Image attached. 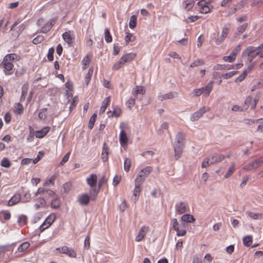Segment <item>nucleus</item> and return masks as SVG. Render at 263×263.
Wrapping results in <instances>:
<instances>
[{
	"instance_id": "f257e3e1",
	"label": "nucleus",
	"mask_w": 263,
	"mask_h": 263,
	"mask_svg": "<svg viewBox=\"0 0 263 263\" xmlns=\"http://www.w3.org/2000/svg\"><path fill=\"white\" fill-rule=\"evenodd\" d=\"M20 57L16 53H10L6 55L2 62L6 74L10 75L12 73V70L14 67L13 63L18 61Z\"/></svg>"
},
{
	"instance_id": "f03ea898",
	"label": "nucleus",
	"mask_w": 263,
	"mask_h": 263,
	"mask_svg": "<svg viewBox=\"0 0 263 263\" xmlns=\"http://www.w3.org/2000/svg\"><path fill=\"white\" fill-rule=\"evenodd\" d=\"M58 18H52L46 22L43 18H40L36 22L37 25L40 27V32L46 33L49 32L57 21Z\"/></svg>"
},
{
	"instance_id": "7ed1b4c3",
	"label": "nucleus",
	"mask_w": 263,
	"mask_h": 263,
	"mask_svg": "<svg viewBox=\"0 0 263 263\" xmlns=\"http://www.w3.org/2000/svg\"><path fill=\"white\" fill-rule=\"evenodd\" d=\"M171 223L174 230L177 232L178 236H184L185 235L186 225L184 222H181L179 223L176 218L172 220Z\"/></svg>"
},
{
	"instance_id": "20e7f679",
	"label": "nucleus",
	"mask_w": 263,
	"mask_h": 263,
	"mask_svg": "<svg viewBox=\"0 0 263 263\" xmlns=\"http://www.w3.org/2000/svg\"><path fill=\"white\" fill-rule=\"evenodd\" d=\"M257 49L253 46H249L243 51V53L246 54L250 62H251L256 56H259V51Z\"/></svg>"
},
{
	"instance_id": "39448f33",
	"label": "nucleus",
	"mask_w": 263,
	"mask_h": 263,
	"mask_svg": "<svg viewBox=\"0 0 263 263\" xmlns=\"http://www.w3.org/2000/svg\"><path fill=\"white\" fill-rule=\"evenodd\" d=\"M126 127L127 125L124 123H121L120 124V128L121 130L119 135V141L122 146L126 145L128 141L126 133L124 130V129Z\"/></svg>"
},
{
	"instance_id": "423d86ee",
	"label": "nucleus",
	"mask_w": 263,
	"mask_h": 263,
	"mask_svg": "<svg viewBox=\"0 0 263 263\" xmlns=\"http://www.w3.org/2000/svg\"><path fill=\"white\" fill-rule=\"evenodd\" d=\"M262 164H263V156L245 165L243 170L248 171L256 169Z\"/></svg>"
},
{
	"instance_id": "0eeeda50",
	"label": "nucleus",
	"mask_w": 263,
	"mask_h": 263,
	"mask_svg": "<svg viewBox=\"0 0 263 263\" xmlns=\"http://www.w3.org/2000/svg\"><path fill=\"white\" fill-rule=\"evenodd\" d=\"M62 37L64 41L66 42L69 46H71L74 42V35L73 31L68 30L62 34Z\"/></svg>"
},
{
	"instance_id": "6e6552de",
	"label": "nucleus",
	"mask_w": 263,
	"mask_h": 263,
	"mask_svg": "<svg viewBox=\"0 0 263 263\" xmlns=\"http://www.w3.org/2000/svg\"><path fill=\"white\" fill-rule=\"evenodd\" d=\"M55 253L56 254L63 253L71 257H76V253L72 248H57Z\"/></svg>"
},
{
	"instance_id": "1a4fd4ad",
	"label": "nucleus",
	"mask_w": 263,
	"mask_h": 263,
	"mask_svg": "<svg viewBox=\"0 0 263 263\" xmlns=\"http://www.w3.org/2000/svg\"><path fill=\"white\" fill-rule=\"evenodd\" d=\"M210 110V108L206 106H203L199 110L195 112L191 117V120L192 121H197L206 112Z\"/></svg>"
},
{
	"instance_id": "9d476101",
	"label": "nucleus",
	"mask_w": 263,
	"mask_h": 263,
	"mask_svg": "<svg viewBox=\"0 0 263 263\" xmlns=\"http://www.w3.org/2000/svg\"><path fill=\"white\" fill-rule=\"evenodd\" d=\"M198 6V11L202 14H206L210 12L211 8L210 7V4L204 0L200 1L197 4Z\"/></svg>"
},
{
	"instance_id": "9b49d317",
	"label": "nucleus",
	"mask_w": 263,
	"mask_h": 263,
	"mask_svg": "<svg viewBox=\"0 0 263 263\" xmlns=\"http://www.w3.org/2000/svg\"><path fill=\"white\" fill-rule=\"evenodd\" d=\"M47 192L49 193V195L52 197L51 202V208L54 209L59 208L60 206V201L57 195L52 191Z\"/></svg>"
},
{
	"instance_id": "f8f14e48",
	"label": "nucleus",
	"mask_w": 263,
	"mask_h": 263,
	"mask_svg": "<svg viewBox=\"0 0 263 263\" xmlns=\"http://www.w3.org/2000/svg\"><path fill=\"white\" fill-rule=\"evenodd\" d=\"M240 50V46L238 45L231 53V54L228 56H224L223 57V60L226 62H233L235 59L238 53L239 52Z\"/></svg>"
},
{
	"instance_id": "ddd939ff",
	"label": "nucleus",
	"mask_w": 263,
	"mask_h": 263,
	"mask_svg": "<svg viewBox=\"0 0 263 263\" xmlns=\"http://www.w3.org/2000/svg\"><path fill=\"white\" fill-rule=\"evenodd\" d=\"M188 209L189 207L187 204L182 201L178 202L175 204L176 212L179 214L185 213Z\"/></svg>"
},
{
	"instance_id": "4468645a",
	"label": "nucleus",
	"mask_w": 263,
	"mask_h": 263,
	"mask_svg": "<svg viewBox=\"0 0 263 263\" xmlns=\"http://www.w3.org/2000/svg\"><path fill=\"white\" fill-rule=\"evenodd\" d=\"M149 230V228L148 227L145 226H142L139 230L138 234L136 237L135 240L137 241L142 240L146 236Z\"/></svg>"
},
{
	"instance_id": "2eb2a0df",
	"label": "nucleus",
	"mask_w": 263,
	"mask_h": 263,
	"mask_svg": "<svg viewBox=\"0 0 263 263\" xmlns=\"http://www.w3.org/2000/svg\"><path fill=\"white\" fill-rule=\"evenodd\" d=\"M136 56L137 54L136 53H128L123 55L120 59L121 61L125 64L127 62H130L133 61Z\"/></svg>"
},
{
	"instance_id": "dca6fc26",
	"label": "nucleus",
	"mask_w": 263,
	"mask_h": 263,
	"mask_svg": "<svg viewBox=\"0 0 263 263\" xmlns=\"http://www.w3.org/2000/svg\"><path fill=\"white\" fill-rule=\"evenodd\" d=\"M50 129V127L49 126H45L40 130H36L35 132V136L37 138H42L47 135Z\"/></svg>"
},
{
	"instance_id": "f3484780",
	"label": "nucleus",
	"mask_w": 263,
	"mask_h": 263,
	"mask_svg": "<svg viewBox=\"0 0 263 263\" xmlns=\"http://www.w3.org/2000/svg\"><path fill=\"white\" fill-rule=\"evenodd\" d=\"M184 142L185 135L181 132L178 133L175 138L174 145H184Z\"/></svg>"
},
{
	"instance_id": "a211bd4d",
	"label": "nucleus",
	"mask_w": 263,
	"mask_h": 263,
	"mask_svg": "<svg viewBox=\"0 0 263 263\" xmlns=\"http://www.w3.org/2000/svg\"><path fill=\"white\" fill-rule=\"evenodd\" d=\"M111 101V98L110 96L106 98L102 103V105L100 108L99 114H103L107 107L109 105Z\"/></svg>"
},
{
	"instance_id": "6ab92c4d",
	"label": "nucleus",
	"mask_w": 263,
	"mask_h": 263,
	"mask_svg": "<svg viewBox=\"0 0 263 263\" xmlns=\"http://www.w3.org/2000/svg\"><path fill=\"white\" fill-rule=\"evenodd\" d=\"M21 200V195L20 194H15L7 203V206H11L18 203Z\"/></svg>"
},
{
	"instance_id": "aec40b11",
	"label": "nucleus",
	"mask_w": 263,
	"mask_h": 263,
	"mask_svg": "<svg viewBox=\"0 0 263 263\" xmlns=\"http://www.w3.org/2000/svg\"><path fill=\"white\" fill-rule=\"evenodd\" d=\"M184 145H174V157L176 160H178L181 156Z\"/></svg>"
},
{
	"instance_id": "412c9836",
	"label": "nucleus",
	"mask_w": 263,
	"mask_h": 263,
	"mask_svg": "<svg viewBox=\"0 0 263 263\" xmlns=\"http://www.w3.org/2000/svg\"><path fill=\"white\" fill-rule=\"evenodd\" d=\"M87 183L91 187L96 186L97 183V176L95 174H92L86 179Z\"/></svg>"
},
{
	"instance_id": "4be33fe9",
	"label": "nucleus",
	"mask_w": 263,
	"mask_h": 263,
	"mask_svg": "<svg viewBox=\"0 0 263 263\" xmlns=\"http://www.w3.org/2000/svg\"><path fill=\"white\" fill-rule=\"evenodd\" d=\"M109 154V148L107 146L105 142L103 143L102 152L101 154V159L104 162H106L108 160Z\"/></svg>"
},
{
	"instance_id": "5701e85b",
	"label": "nucleus",
	"mask_w": 263,
	"mask_h": 263,
	"mask_svg": "<svg viewBox=\"0 0 263 263\" xmlns=\"http://www.w3.org/2000/svg\"><path fill=\"white\" fill-rule=\"evenodd\" d=\"M34 206L36 209L40 208H45L47 206V203L45 200L43 198H38L35 200Z\"/></svg>"
},
{
	"instance_id": "b1692460",
	"label": "nucleus",
	"mask_w": 263,
	"mask_h": 263,
	"mask_svg": "<svg viewBox=\"0 0 263 263\" xmlns=\"http://www.w3.org/2000/svg\"><path fill=\"white\" fill-rule=\"evenodd\" d=\"M195 5L194 0H185L182 3V7L186 11L191 10Z\"/></svg>"
},
{
	"instance_id": "393cba45",
	"label": "nucleus",
	"mask_w": 263,
	"mask_h": 263,
	"mask_svg": "<svg viewBox=\"0 0 263 263\" xmlns=\"http://www.w3.org/2000/svg\"><path fill=\"white\" fill-rule=\"evenodd\" d=\"M78 200L81 204L86 205L89 202L90 197L87 194H84L79 197Z\"/></svg>"
},
{
	"instance_id": "a878e982",
	"label": "nucleus",
	"mask_w": 263,
	"mask_h": 263,
	"mask_svg": "<svg viewBox=\"0 0 263 263\" xmlns=\"http://www.w3.org/2000/svg\"><path fill=\"white\" fill-rule=\"evenodd\" d=\"M211 163L214 164L221 162L224 158L225 156L221 154H215L211 158Z\"/></svg>"
},
{
	"instance_id": "bb28decb",
	"label": "nucleus",
	"mask_w": 263,
	"mask_h": 263,
	"mask_svg": "<svg viewBox=\"0 0 263 263\" xmlns=\"http://www.w3.org/2000/svg\"><path fill=\"white\" fill-rule=\"evenodd\" d=\"M145 93V90L143 86H137L134 88L132 91V94L137 98L138 94L144 95Z\"/></svg>"
},
{
	"instance_id": "cd10ccee",
	"label": "nucleus",
	"mask_w": 263,
	"mask_h": 263,
	"mask_svg": "<svg viewBox=\"0 0 263 263\" xmlns=\"http://www.w3.org/2000/svg\"><path fill=\"white\" fill-rule=\"evenodd\" d=\"M252 67V66H249L241 74L236 78L235 81L236 82H240L243 81L247 77L248 73L251 71Z\"/></svg>"
},
{
	"instance_id": "c85d7f7f",
	"label": "nucleus",
	"mask_w": 263,
	"mask_h": 263,
	"mask_svg": "<svg viewBox=\"0 0 263 263\" xmlns=\"http://www.w3.org/2000/svg\"><path fill=\"white\" fill-rule=\"evenodd\" d=\"M182 222H187L192 223L195 222V218L191 214H184L181 217Z\"/></svg>"
},
{
	"instance_id": "c756f323",
	"label": "nucleus",
	"mask_w": 263,
	"mask_h": 263,
	"mask_svg": "<svg viewBox=\"0 0 263 263\" xmlns=\"http://www.w3.org/2000/svg\"><path fill=\"white\" fill-rule=\"evenodd\" d=\"M24 108L22 105L20 103H16L14 106L13 111L16 115H21L23 112Z\"/></svg>"
},
{
	"instance_id": "7c9ffc66",
	"label": "nucleus",
	"mask_w": 263,
	"mask_h": 263,
	"mask_svg": "<svg viewBox=\"0 0 263 263\" xmlns=\"http://www.w3.org/2000/svg\"><path fill=\"white\" fill-rule=\"evenodd\" d=\"M174 97V93L172 92H170L169 93L164 94V95H160L158 96V99L162 101L164 100L172 99Z\"/></svg>"
},
{
	"instance_id": "2f4dec72",
	"label": "nucleus",
	"mask_w": 263,
	"mask_h": 263,
	"mask_svg": "<svg viewBox=\"0 0 263 263\" xmlns=\"http://www.w3.org/2000/svg\"><path fill=\"white\" fill-rule=\"evenodd\" d=\"M242 241L246 247H250L253 242V238L251 235L246 236L243 237Z\"/></svg>"
},
{
	"instance_id": "473e14b6",
	"label": "nucleus",
	"mask_w": 263,
	"mask_h": 263,
	"mask_svg": "<svg viewBox=\"0 0 263 263\" xmlns=\"http://www.w3.org/2000/svg\"><path fill=\"white\" fill-rule=\"evenodd\" d=\"M153 168L151 166H146L142 169L139 174L143 175H142L145 179L148 176L150 173L152 171Z\"/></svg>"
},
{
	"instance_id": "72a5a7b5",
	"label": "nucleus",
	"mask_w": 263,
	"mask_h": 263,
	"mask_svg": "<svg viewBox=\"0 0 263 263\" xmlns=\"http://www.w3.org/2000/svg\"><path fill=\"white\" fill-rule=\"evenodd\" d=\"M90 63V58L89 55H86L82 60V69H86Z\"/></svg>"
},
{
	"instance_id": "f704fd0d",
	"label": "nucleus",
	"mask_w": 263,
	"mask_h": 263,
	"mask_svg": "<svg viewBox=\"0 0 263 263\" xmlns=\"http://www.w3.org/2000/svg\"><path fill=\"white\" fill-rule=\"evenodd\" d=\"M27 217L24 215H22L18 217L17 222L20 226H24L26 225L27 223Z\"/></svg>"
},
{
	"instance_id": "c9c22d12",
	"label": "nucleus",
	"mask_w": 263,
	"mask_h": 263,
	"mask_svg": "<svg viewBox=\"0 0 263 263\" xmlns=\"http://www.w3.org/2000/svg\"><path fill=\"white\" fill-rule=\"evenodd\" d=\"M213 82L210 81L206 85V87L204 88V91H205L204 95L208 97L210 95L213 87Z\"/></svg>"
},
{
	"instance_id": "e433bc0d",
	"label": "nucleus",
	"mask_w": 263,
	"mask_h": 263,
	"mask_svg": "<svg viewBox=\"0 0 263 263\" xmlns=\"http://www.w3.org/2000/svg\"><path fill=\"white\" fill-rule=\"evenodd\" d=\"M93 72V68L90 67L89 69L88 72L85 75V79H84V82L87 85H88V84L89 83V82L91 79Z\"/></svg>"
},
{
	"instance_id": "4c0bfd02",
	"label": "nucleus",
	"mask_w": 263,
	"mask_h": 263,
	"mask_svg": "<svg viewBox=\"0 0 263 263\" xmlns=\"http://www.w3.org/2000/svg\"><path fill=\"white\" fill-rule=\"evenodd\" d=\"M247 215L253 219H261L263 218L262 214L255 213L251 212H247Z\"/></svg>"
},
{
	"instance_id": "58836bf2",
	"label": "nucleus",
	"mask_w": 263,
	"mask_h": 263,
	"mask_svg": "<svg viewBox=\"0 0 263 263\" xmlns=\"http://www.w3.org/2000/svg\"><path fill=\"white\" fill-rule=\"evenodd\" d=\"M29 89V84H25L23 85L22 87V95L21 97V100L22 101L23 99H25L27 94V92Z\"/></svg>"
},
{
	"instance_id": "ea45409f",
	"label": "nucleus",
	"mask_w": 263,
	"mask_h": 263,
	"mask_svg": "<svg viewBox=\"0 0 263 263\" xmlns=\"http://www.w3.org/2000/svg\"><path fill=\"white\" fill-rule=\"evenodd\" d=\"M245 4L246 2L245 1H241L235 5V8L232 9L231 13H235L238 9L242 8L245 6Z\"/></svg>"
},
{
	"instance_id": "a19ab883",
	"label": "nucleus",
	"mask_w": 263,
	"mask_h": 263,
	"mask_svg": "<svg viewBox=\"0 0 263 263\" xmlns=\"http://www.w3.org/2000/svg\"><path fill=\"white\" fill-rule=\"evenodd\" d=\"M104 39L107 43H110L112 41V36L108 29L106 28L104 30Z\"/></svg>"
},
{
	"instance_id": "79ce46f5",
	"label": "nucleus",
	"mask_w": 263,
	"mask_h": 263,
	"mask_svg": "<svg viewBox=\"0 0 263 263\" xmlns=\"http://www.w3.org/2000/svg\"><path fill=\"white\" fill-rule=\"evenodd\" d=\"M235 164L234 163H233L231 165V166L229 168L227 172L224 175V178H229L235 172Z\"/></svg>"
},
{
	"instance_id": "37998d69",
	"label": "nucleus",
	"mask_w": 263,
	"mask_h": 263,
	"mask_svg": "<svg viewBox=\"0 0 263 263\" xmlns=\"http://www.w3.org/2000/svg\"><path fill=\"white\" fill-rule=\"evenodd\" d=\"M137 25V16L135 15L130 17L129 26L131 29H134Z\"/></svg>"
},
{
	"instance_id": "c03bdc74",
	"label": "nucleus",
	"mask_w": 263,
	"mask_h": 263,
	"mask_svg": "<svg viewBox=\"0 0 263 263\" xmlns=\"http://www.w3.org/2000/svg\"><path fill=\"white\" fill-rule=\"evenodd\" d=\"M113 110L112 113L114 114L115 117L118 118L121 115L122 111L121 108L119 106H115L112 107Z\"/></svg>"
},
{
	"instance_id": "a18cd8bd",
	"label": "nucleus",
	"mask_w": 263,
	"mask_h": 263,
	"mask_svg": "<svg viewBox=\"0 0 263 263\" xmlns=\"http://www.w3.org/2000/svg\"><path fill=\"white\" fill-rule=\"evenodd\" d=\"M136 37L133 34L129 32H126L125 40L127 44L130 42L134 41Z\"/></svg>"
},
{
	"instance_id": "49530a36",
	"label": "nucleus",
	"mask_w": 263,
	"mask_h": 263,
	"mask_svg": "<svg viewBox=\"0 0 263 263\" xmlns=\"http://www.w3.org/2000/svg\"><path fill=\"white\" fill-rule=\"evenodd\" d=\"M96 118L97 114L96 113H94L93 114H92L89 121L88 126L90 129H91L93 128Z\"/></svg>"
},
{
	"instance_id": "de8ad7c7",
	"label": "nucleus",
	"mask_w": 263,
	"mask_h": 263,
	"mask_svg": "<svg viewBox=\"0 0 263 263\" xmlns=\"http://www.w3.org/2000/svg\"><path fill=\"white\" fill-rule=\"evenodd\" d=\"M131 166L130 159L127 158H125L124 162V169L125 172H128L129 171Z\"/></svg>"
},
{
	"instance_id": "09e8293b",
	"label": "nucleus",
	"mask_w": 263,
	"mask_h": 263,
	"mask_svg": "<svg viewBox=\"0 0 263 263\" xmlns=\"http://www.w3.org/2000/svg\"><path fill=\"white\" fill-rule=\"evenodd\" d=\"M142 175L139 173L135 179V185L141 186L143 183L145 179Z\"/></svg>"
},
{
	"instance_id": "8fccbe9b",
	"label": "nucleus",
	"mask_w": 263,
	"mask_h": 263,
	"mask_svg": "<svg viewBox=\"0 0 263 263\" xmlns=\"http://www.w3.org/2000/svg\"><path fill=\"white\" fill-rule=\"evenodd\" d=\"M234 68V66L233 67H231V66H227L226 65H221V64H217L214 67V69L216 70H223V69H230Z\"/></svg>"
},
{
	"instance_id": "3c124183",
	"label": "nucleus",
	"mask_w": 263,
	"mask_h": 263,
	"mask_svg": "<svg viewBox=\"0 0 263 263\" xmlns=\"http://www.w3.org/2000/svg\"><path fill=\"white\" fill-rule=\"evenodd\" d=\"M56 219V216L54 214L52 213L50 214L45 219L46 221L51 226L52 223Z\"/></svg>"
},
{
	"instance_id": "603ef678",
	"label": "nucleus",
	"mask_w": 263,
	"mask_h": 263,
	"mask_svg": "<svg viewBox=\"0 0 263 263\" xmlns=\"http://www.w3.org/2000/svg\"><path fill=\"white\" fill-rule=\"evenodd\" d=\"M141 186L135 185V188L133 191V196L135 197V199H137V197L139 196V194L141 192Z\"/></svg>"
},
{
	"instance_id": "864d4df0",
	"label": "nucleus",
	"mask_w": 263,
	"mask_h": 263,
	"mask_svg": "<svg viewBox=\"0 0 263 263\" xmlns=\"http://www.w3.org/2000/svg\"><path fill=\"white\" fill-rule=\"evenodd\" d=\"M54 52V49L51 47L49 49L47 54V59L49 62L53 61V54Z\"/></svg>"
},
{
	"instance_id": "5fc2aeb1",
	"label": "nucleus",
	"mask_w": 263,
	"mask_h": 263,
	"mask_svg": "<svg viewBox=\"0 0 263 263\" xmlns=\"http://www.w3.org/2000/svg\"><path fill=\"white\" fill-rule=\"evenodd\" d=\"M44 40V37L42 35H38L33 39L32 43L34 44H38L41 43Z\"/></svg>"
},
{
	"instance_id": "6e6d98bb",
	"label": "nucleus",
	"mask_w": 263,
	"mask_h": 263,
	"mask_svg": "<svg viewBox=\"0 0 263 263\" xmlns=\"http://www.w3.org/2000/svg\"><path fill=\"white\" fill-rule=\"evenodd\" d=\"M230 31V28L226 26L223 27L221 34L220 36L224 38V39L227 37Z\"/></svg>"
},
{
	"instance_id": "4d7b16f0",
	"label": "nucleus",
	"mask_w": 263,
	"mask_h": 263,
	"mask_svg": "<svg viewBox=\"0 0 263 263\" xmlns=\"http://www.w3.org/2000/svg\"><path fill=\"white\" fill-rule=\"evenodd\" d=\"M204 64V61L201 59H197L194 61L190 65L191 67H197L202 65Z\"/></svg>"
},
{
	"instance_id": "13d9d810",
	"label": "nucleus",
	"mask_w": 263,
	"mask_h": 263,
	"mask_svg": "<svg viewBox=\"0 0 263 263\" xmlns=\"http://www.w3.org/2000/svg\"><path fill=\"white\" fill-rule=\"evenodd\" d=\"M4 219L5 220H9L11 217V213L8 211H3L1 212Z\"/></svg>"
},
{
	"instance_id": "bf43d9fd",
	"label": "nucleus",
	"mask_w": 263,
	"mask_h": 263,
	"mask_svg": "<svg viewBox=\"0 0 263 263\" xmlns=\"http://www.w3.org/2000/svg\"><path fill=\"white\" fill-rule=\"evenodd\" d=\"M124 65V63H123V62L121 61V59H120L119 62H118L112 66V70H117L119 69Z\"/></svg>"
},
{
	"instance_id": "052dcab7",
	"label": "nucleus",
	"mask_w": 263,
	"mask_h": 263,
	"mask_svg": "<svg viewBox=\"0 0 263 263\" xmlns=\"http://www.w3.org/2000/svg\"><path fill=\"white\" fill-rule=\"evenodd\" d=\"M252 102V97L251 96H248L246 98L244 101V107L246 109H247Z\"/></svg>"
},
{
	"instance_id": "680f3d73",
	"label": "nucleus",
	"mask_w": 263,
	"mask_h": 263,
	"mask_svg": "<svg viewBox=\"0 0 263 263\" xmlns=\"http://www.w3.org/2000/svg\"><path fill=\"white\" fill-rule=\"evenodd\" d=\"M1 165L5 167H9L11 165V162L8 159L4 158L1 161Z\"/></svg>"
},
{
	"instance_id": "e2e57ef3",
	"label": "nucleus",
	"mask_w": 263,
	"mask_h": 263,
	"mask_svg": "<svg viewBox=\"0 0 263 263\" xmlns=\"http://www.w3.org/2000/svg\"><path fill=\"white\" fill-rule=\"evenodd\" d=\"M237 73H238L237 71H230V72H227V73H226L223 74L222 76V77L224 79H227L228 78H231L232 77H233V76L235 75Z\"/></svg>"
},
{
	"instance_id": "0e129e2a",
	"label": "nucleus",
	"mask_w": 263,
	"mask_h": 263,
	"mask_svg": "<svg viewBox=\"0 0 263 263\" xmlns=\"http://www.w3.org/2000/svg\"><path fill=\"white\" fill-rule=\"evenodd\" d=\"M47 109H42L39 113V117L41 120H45L46 118Z\"/></svg>"
},
{
	"instance_id": "69168bd1",
	"label": "nucleus",
	"mask_w": 263,
	"mask_h": 263,
	"mask_svg": "<svg viewBox=\"0 0 263 263\" xmlns=\"http://www.w3.org/2000/svg\"><path fill=\"white\" fill-rule=\"evenodd\" d=\"M89 193L91 197V199L92 200H96L98 194V191L96 189L92 188L90 190Z\"/></svg>"
},
{
	"instance_id": "338daca9",
	"label": "nucleus",
	"mask_w": 263,
	"mask_h": 263,
	"mask_svg": "<svg viewBox=\"0 0 263 263\" xmlns=\"http://www.w3.org/2000/svg\"><path fill=\"white\" fill-rule=\"evenodd\" d=\"M135 104V99L130 98L126 102V106L131 110Z\"/></svg>"
},
{
	"instance_id": "774afa93",
	"label": "nucleus",
	"mask_w": 263,
	"mask_h": 263,
	"mask_svg": "<svg viewBox=\"0 0 263 263\" xmlns=\"http://www.w3.org/2000/svg\"><path fill=\"white\" fill-rule=\"evenodd\" d=\"M57 176L55 175H52L49 179H48L46 182L45 183V185H48L50 184H51L52 185L54 184V181L56 179Z\"/></svg>"
}]
</instances>
